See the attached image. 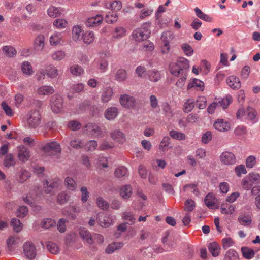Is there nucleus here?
I'll return each mask as SVG.
<instances>
[{"label": "nucleus", "mask_w": 260, "mask_h": 260, "mask_svg": "<svg viewBox=\"0 0 260 260\" xmlns=\"http://www.w3.org/2000/svg\"><path fill=\"white\" fill-rule=\"evenodd\" d=\"M42 150L48 155H55L61 151L60 144L56 141L47 143L43 147Z\"/></svg>", "instance_id": "20e7f679"}, {"label": "nucleus", "mask_w": 260, "mask_h": 260, "mask_svg": "<svg viewBox=\"0 0 260 260\" xmlns=\"http://www.w3.org/2000/svg\"><path fill=\"white\" fill-rule=\"evenodd\" d=\"M123 246V243L121 242L112 243L106 247L105 252L108 254L112 253L115 250L121 249Z\"/></svg>", "instance_id": "2f4dec72"}, {"label": "nucleus", "mask_w": 260, "mask_h": 260, "mask_svg": "<svg viewBox=\"0 0 260 260\" xmlns=\"http://www.w3.org/2000/svg\"><path fill=\"white\" fill-rule=\"evenodd\" d=\"M256 164V158L254 155H250L245 160V165L248 169L253 168Z\"/></svg>", "instance_id": "680f3d73"}, {"label": "nucleus", "mask_w": 260, "mask_h": 260, "mask_svg": "<svg viewBox=\"0 0 260 260\" xmlns=\"http://www.w3.org/2000/svg\"><path fill=\"white\" fill-rule=\"evenodd\" d=\"M194 107V102L192 99H188L184 103L183 110L186 113L190 112Z\"/></svg>", "instance_id": "338daca9"}, {"label": "nucleus", "mask_w": 260, "mask_h": 260, "mask_svg": "<svg viewBox=\"0 0 260 260\" xmlns=\"http://www.w3.org/2000/svg\"><path fill=\"white\" fill-rule=\"evenodd\" d=\"M18 157L19 159L23 162L27 161L30 157V152L24 146L20 145L17 147Z\"/></svg>", "instance_id": "f8f14e48"}, {"label": "nucleus", "mask_w": 260, "mask_h": 260, "mask_svg": "<svg viewBox=\"0 0 260 260\" xmlns=\"http://www.w3.org/2000/svg\"><path fill=\"white\" fill-rule=\"evenodd\" d=\"M169 71L174 76L179 77L180 75L185 74L182 69L178 63L177 60L176 62H171L169 64Z\"/></svg>", "instance_id": "2eb2a0df"}, {"label": "nucleus", "mask_w": 260, "mask_h": 260, "mask_svg": "<svg viewBox=\"0 0 260 260\" xmlns=\"http://www.w3.org/2000/svg\"><path fill=\"white\" fill-rule=\"evenodd\" d=\"M148 75L149 80L154 82L158 81L160 78V73L157 70L149 71Z\"/></svg>", "instance_id": "864d4df0"}, {"label": "nucleus", "mask_w": 260, "mask_h": 260, "mask_svg": "<svg viewBox=\"0 0 260 260\" xmlns=\"http://www.w3.org/2000/svg\"><path fill=\"white\" fill-rule=\"evenodd\" d=\"M93 64L97 66L100 72L104 73L108 69V62L104 58H98L94 60Z\"/></svg>", "instance_id": "5701e85b"}, {"label": "nucleus", "mask_w": 260, "mask_h": 260, "mask_svg": "<svg viewBox=\"0 0 260 260\" xmlns=\"http://www.w3.org/2000/svg\"><path fill=\"white\" fill-rule=\"evenodd\" d=\"M63 100L59 94L52 95L50 99V105L53 112L59 113L63 109Z\"/></svg>", "instance_id": "39448f33"}, {"label": "nucleus", "mask_w": 260, "mask_h": 260, "mask_svg": "<svg viewBox=\"0 0 260 260\" xmlns=\"http://www.w3.org/2000/svg\"><path fill=\"white\" fill-rule=\"evenodd\" d=\"M214 127L219 132H228L231 128L230 123L223 119H217L214 123Z\"/></svg>", "instance_id": "1a4fd4ad"}, {"label": "nucleus", "mask_w": 260, "mask_h": 260, "mask_svg": "<svg viewBox=\"0 0 260 260\" xmlns=\"http://www.w3.org/2000/svg\"><path fill=\"white\" fill-rule=\"evenodd\" d=\"M86 131L92 135L99 137L101 136V131L98 125L93 123H88L86 126Z\"/></svg>", "instance_id": "7c9ffc66"}, {"label": "nucleus", "mask_w": 260, "mask_h": 260, "mask_svg": "<svg viewBox=\"0 0 260 260\" xmlns=\"http://www.w3.org/2000/svg\"><path fill=\"white\" fill-rule=\"evenodd\" d=\"M46 247L48 251L53 254H56L59 251V248L57 245L53 242H48L46 244Z\"/></svg>", "instance_id": "052dcab7"}, {"label": "nucleus", "mask_w": 260, "mask_h": 260, "mask_svg": "<svg viewBox=\"0 0 260 260\" xmlns=\"http://www.w3.org/2000/svg\"><path fill=\"white\" fill-rule=\"evenodd\" d=\"M113 94V91L112 88L110 87L105 88L102 92L101 96V101L103 103H107L110 101Z\"/></svg>", "instance_id": "cd10ccee"}, {"label": "nucleus", "mask_w": 260, "mask_h": 260, "mask_svg": "<svg viewBox=\"0 0 260 260\" xmlns=\"http://www.w3.org/2000/svg\"><path fill=\"white\" fill-rule=\"evenodd\" d=\"M185 191H190L193 193L194 195L198 197L200 194V191L197 187V185L196 184H186L183 188Z\"/></svg>", "instance_id": "c03bdc74"}, {"label": "nucleus", "mask_w": 260, "mask_h": 260, "mask_svg": "<svg viewBox=\"0 0 260 260\" xmlns=\"http://www.w3.org/2000/svg\"><path fill=\"white\" fill-rule=\"evenodd\" d=\"M119 100L121 105L125 108H132L135 105L134 98L128 94H125L121 95Z\"/></svg>", "instance_id": "9d476101"}, {"label": "nucleus", "mask_w": 260, "mask_h": 260, "mask_svg": "<svg viewBox=\"0 0 260 260\" xmlns=\"http://www.w3.org/2000/svg\"><path fill=\"white\" fill-rule=\"evenodd\" d=\"M70 146L74 149H79L84 145V143L80 139H74L71 141Z\"/></svg>", "instance_id": "bf43d9fd"}, {"label": "nucleus", "mask_w": 260, "mask_h": 260, "mask_svg": "<svg viewBox=\"0 0 260 260\" xmlns=\"http://www.w3.org/2000/svg\"><path fill=\"white\" fill-rule=\"evenodd\" d=\"M95 39L94 34L92 31H86L82 33V36L81 37V40L83 42L89 45L92 43Z\"/></svg>", "instance_id": "c756f323"}, {"label": "nucleus", "mask_w": 260, "mask_h": 260, "mask_svg": "<svg viewBox=\"0 0 260 260\" xmlns=\"http://www.w3.org/2000/svg\"><path fill=\"white\" fill-rule=\"evenodd\" d=\"M118 113V109L115 107H111L106 109L105 117L108 120L114 119Z\"/></svg>", "instance_id": "a878e982"}, {"label": "nucleus", "mask_w": 260, "mask_h": 260, "mask_svg": "<svg viewBox=\"0 0 260 260\" xmlns=\"http://www.w3.org/2000/svg\"><path fill=\"white\" fill-rule=\"evenodd\" d=\"M169 135L173 139L178 140H184L186 138L184 133L175 130L170 131Z\"/></svg>", "instance_id": "5fc2aeb1"}, {"label": "nucleus", "mask_w": 260, "mask_h": 260, "mask_svg": "<svg viewBox=\"0 0 260 260\" xmlns=\"http://www.w3.org/2000/svg\"><path fill=\"white\" fill-rule=\"evenodd\" d=\"M45 69L46 74L48 78L54 79L56 78L58 76L59 74L58 70L55 66L52 64H50L47 66Z\"/></svg>", "instance_id": "393cba45"}, {"label": "nucleus", "mask_w": 260, "mask_h": 260, "mask_svg": "<svg viewBox=\"0 0 260 260\" xmlns=\"http://www.w3.org/2000/svg\"><path fill=\"white\" fill-rule=\"evenodd\" d=\"M192 88H196L198 90L203 91L204 88V83L199 79H193L189 81L187 85V90Z\"/></svg>", "instance_id": "6ab92c4d"}, {"label": "nucleus", "mask_w": 260, "mask_h": 260, "mask_svg": "<svg viewBox=\"0 0 260 260\" xmlns=\"http://www.w3.org/2000/svg\"><path fill=\"white\" fill-rule=\"evenodd\" d=\"M170 138L168 136H165L163 137L159 144V149L163 152L168 150L169 149L171 148L172 146L170 145Z\"/></svg>", "instance_id": "c9c22d12"}, {"label": "nucleus", "mask_w": 260, "mask_h": 260, "mask_svg": "<svg viewBox=\"0 0 260 260\" xmlns=\"http://www.w3.org/2000/svg\"><path fill=\"white\" fill-rule=\"evenodd\" d=\"M47 14L49 17L56 18L60 17L62 14V9L60 7L50 6L47 10Z\"/></svg>", "instance_id": "dca6fc26"}, {"label": "nucleus", "mask_w": 260, "mask_h": 260, "mask_svg": "<svg viewBox=\"0 0 260 260\" xmlns=\"http://www.w3.org/2000/svg\"><path fill=\"white\" fill-rule=\"evenodd\" d=\"M2 50L4 54L8 57H13L17 54L16 49L11 46H5Z\"/></svg>", "instance_id": "79ce46f5"}, {"label": "nucleus", "mask_w": 260, "mask_h": 260, "mask_svg": "<svg viewBox=\"0 0 260 260\" xmlns=\"http://www.w3.org/2000/svg\"><path fill=\"white\" fill-rule=\"evenodd\" d=\"M224 260H239L238 253L233 249H229L225 253Z\"/></svg>", "instance_id": "3c124183"}, {"label": "nucleus", "mask_w": 260, "mask_h": 260, "mask_svg": "<svg viewBox=\"0 0 260 260\" xmlns=\"http://www.w3.org/2000/svg\"><path fill=\"white\" fill-rule=\"evenodd\" d=\"M221 212L224 214H231L235 210V206L228 203H223L220 206Z\"/></svg>", "instance_id": "37998d69"}, {"label": "nucleus", "mask_w": 260, "mask_h": 260, "mask_svg": "<svg viewBox=\"0 0 260 260\" xmlns=\"http://www.w3.org/2000/svg\"><path fill=\"white\" fill-rule=\"evenodd\" d=\"M257 112L255 109L249 107L246 111V118L249 120L252 121L253 123L257 121L256 119Z\"/></svg>", "instance_id": "4c0bfd02"}, {"label": "nucleus", "mask_w": 260, "mask_h": 260, "mask_svg": "<svg viewBox=\"0 0 260 260\" xmlns=\"http://www.w3.org/2000/svg\"><path fill=\"white\" fill-rule=\"evenodd\" d=\"M11 225L13 226L14 230L18 233L20 232L22 229V224L20 221L16 218H13L11 221Z\"/></svg>", "instance_id": "e2e57ef3"}, {"label": "nucleus", "mask_w": 260, "mask_h": 260, "mask_svg": "<svg viewBox=\"0 0 260 260\" xmlns=\"http://www.w3.org/2000/svg\"><path fill=\"white\" fill-rule=\"evenodd\" d=\"M54 92V88L49 85L41 86L37 90V93L39 95H49L53 94Z\"/></svg>", "instance_id": "aec40b11"}, {"label": "nucleus", "mask_w": 260, "mask_h": 260, "mask_svg": "<svg viewBox=\"0 0 260 260\" xmlns=\"http://www.w3.org/2000/svg\"><path fill=\"white\" fill-rule=\"evenodd\" d=\"M226 81L229 87L233 89H238L241 85L239 79L234 75L227 78Z\"/></svg>", "instance_id": "f3484780"}, {"label": "nucleus", "mask_w": 260, "mask_h": 260, "mask_svg": "<svg viewBox=\"0 0 260 260\" xmlns=\"http://www.w3.org/2000/svg\"><path fill=\"white\" fill-rule=\"evenodd\" d=\"M112 38L114 39H120L126 35V30L121 26H118L115 28L112 32Z\"/></svg>", "instance_id": "bb28decb"}, {"label": "nucleus", "mask_w": 260, "mask_h": 260, "mask_svg": "<svg viewBox=\"0 0 260 260\" xmlns=\"http://www.w3.org/2000/svg\"><path fill=\"white\" fill-rule=\"evenodd\" d=\"M107 7L109 9L113 10V11L116 12L121 8L122 5L121 2L118 1H115L113 2L107 4Z\"/></svg>", "instance_id": "0e129e2a"}, {"label": "nucleus", "mask_w": 260, "mask_h": 260, "mask_svg": "<svg viewBox=\"0 0 260 260\" xmlns=\"http://www.w3.org/2000/svg\"><path fill=\"white\" fill-rule=\"evenodd\" d=\"M49 42L52 46H57L63 42L61 32L55 31L49 38Z\"/></svg>", "instance_id": "ddd939ff"}, {"label": "nucleus", "mask_w": 260, "mask_h": 260, "mask_svg": "<svg viewBox=\"0 0 260 260\" xmlns=\"http://www.w3.org/2000/svg\"><path fill=\"white\" fill-rule=\"evenodd\" d=\"M177 60L183 72L187 74V71L190 68L189 61L184 57H179Z\"/></svg>", "instance_id": "72a5a7b5"}, {"label": "nucleus", "mask_w": 260, "mask_h": 260, "mask_svg": "<svg viewBox=\"0 0 260 260\" xmlns=\"http://www.w3.org/2000/svg\"><path fill=\"white\" fill-rule=\"evenodd\" d=\"M118 19V15L116 12H109L105 17V21L108 23H113L116 22Z\"/></svg>", "instance_id": "de8ad7c7"}, {"label": "nucleus", "mask_w": 260, "mask_h": 260, "mask_svg": "<svg viewBox=\"0 0 260 260\" xmlns=\"http://www.w3.org/2000/svg\"><path fill=\"white\" fill-rule=\"evenodd\" d=\"M241 251L243 257L246 259H250L254 255V251L247 247H242Z\"/></svg>", "instance_id": "69168bd1"}, {"label": "nucleus", "mask_w": 260, "mask_h": 260, "mask_svg": "<svg viewBox=\"0 0 260 260\" xmlns=\"http://www.w3.org/2000/svg\"><path fill=\"white\" fill-rule=\"evenodd\" d=\"M239 223L243 226H248L250 225L252 222L251 217L245 214L240 215L238 218Z\"/></svg>", "instance_id": "f704fd0d"}, {"label": "nucleus", "mask_w": 260, "mask_h": 260, "mask_svg": "<svg viewBox=\"0 0 260 260\" xmlns=\"http://www.w3.org/2000/svg\"><path fill=\"white\" fill-rule=\"evenodd\" d=\"M204 202L206 205L212 209L215 203V197L212 193H208L205 198Z\"/></svg>", "instance_id": "a18cd8bd"}, {"label": "nucleus", "mask_w": 260, "mask_h": 260, "mask_svg": "<svg viewBox=\"0 0 260 260\" xmlns=\"http://www.w3.org/2000/svg\"><path fill=\"white\" fill-rule=\"evenodd\" d=\"M60 183V181L58 178H55L52 182L46 181L45 184H44V185H46L47 186V187L46 186H44L45 192L46 193H51L52 189L57 188Z\"/></svg>", "instance_id": "c85d7f7f"}, {"label": "nucleus", "mask_w": 260, "mask_h": 260, "mask_svg": "<svg viewBox=\"0 0 260 260\" xmlns=\"http://www.w3.org/2000/svg\"><path fill=\"white\" fill-rule=\"evenodd\" d=\"M260 182V174L256 172H251L244 177L241 180V186L245 190H249L254 183Z\"/></svg>", "instance_id": "f03ea898"}, {"label": "nucleus", "mask_w": 260, "mask_h": 260, "mask_svg": "<svg viewBox=\"0 0 260 260\" xmlns=\"http://www.w3.org/2000/svg\"><path fill=\"white\" fill-rule=\"evenodd\" d=\"M41 115L38 111H31L27 115V124L29 127L35 128L40 124Z\"/></svg>", "instance_id": "7ed1b4c3"}, {"label": "nucleus", "mask_w": 260, "mask_h": 260, "mask_svg": "<svg viewBox=\"0 0 260 260\" xmlns=\"http://www.w3.org/2000/svg\"><path fill=\"white\" fill-rule=\"evenodd\" d=\"M98 222L102 227H109L114 223V219L110 215L104 213H100L98 214Z\"/></svg>", "instance_id": "6e6552de"}, {"label": "nucleus", "mask_w": 260, "mask_h": 260, "mask_svg": "<svg viewBox=\"0 0 260 260\" xmlns=\"http://www.w3.org/2000/svg\"><path fill=\"white\" fill-rule=\"evenodd\" d=\"M71 74L75 76H80L84 73L83 69L79 65H72L70 68Z\"/></svg>", "instance_id": "ea45409f"}, {"label": "nucleus", "mask_w": 260, "mask_h": 260, "mask_svg": "<svg viewBox=\"0 0 260 260\" xmlns=\"http://www.w3.org/2000/svg\"><path fill=\"white\" fill-rule=\"evenodd\" d=\"M103 21V17L101 15H96L89 17L85 22L86 26L94 27L101 25Z\"/></svg>", "instance_id": "9b49d317"}, {"label": "nucleus", "mask_w": 260, "mask_h": 260, "mask_svg": "<svg viewBox=\"0 0 260 260\" xmlns=\"http://www.w3.org/2000/svg\"><path fill=\"white\" fill-rule=\"evenodd\" d=\"M232 101V97L231 96H229L226 97L224 99H222L220 101H219L218 103V107L222 108L223 109L227 108L229 104L231 103Z\"/></svg>", "instance_id": "774afa93"}, {"label": "nucleus", "mask_w": 260, "mask_h": 260, "mask_svg": "<svg viewBox=\"0 0 260 260\" xmlns=\"http://www.w3.org/2000/svg\"><path fill=\"white\" fill-rule=\"evenodd\" d=\"M221 162L226 166H232L236 163V158L233 153L230 151L223 152L219 156Z\"/></svg>", "instance_id": "0eeeda50"}, {"label": "nucleus", "mask_w": 260, "mask_h": 260, "mask_svg": "<svg viewBox=\"0 0 260 260\" xmlns=\"http://www.w3.org/2000/svg\"><path fill=\"white\" fill-rule=\"evenodd\" d=\"M180 47L184 52L185 55L190 56L193 54V49L188 44L186 43H183L181 44Z\"/></svg>", "instance_id": "4d7b16f0"}, {"label": "nucleus", "mask_w": 260, "mask_h": 260, "mask_svg": "<svg viewBox=\"0 0 260 260\" xmlns=\"http://www.w3.org/2000/svg\"><path fill=\"white\" fill-rule=\"evenodd\" d=\"M132 187L130 185H125L121 187L119 190L120 197L125 200L129 199L132 194Z\"/></svg>", "instance_id": "a211bd4d"}, {"label": "nucleus", "mask_w": 260, "mask_h": 260, "mask_svg": "<svg viewBox=\"0 0 260 260\" xmlns=\"http://www.w3.org/2000/svg\"><path fill=\"white\" fill-rule=\"evenodd\" d=\"M82 28L80 25H75L72 28V39L75 42H78L81 40L82 33H83Z\"/></svg>", "instance_id": "b1692460"}, {"label": "nucleus", "mask_w": 260, "mask_h": 260, "mask_svg": "<svg viewBox=\"0 0 260 260\" xmlns=\"http://www.w3.org/2000/svg\"><path fill=\"white\" fill-rule=\"evenodd\" d=\"M64 184L68 189L72 191L75 190L77 187L75 181L70 177H67L65 179Z\"/></svg>", "instance_id": "8fccbe9b"}, {"label": "nucleus", "mask_w": 260, "mask_h": 260, "mask_svg": "<svg viewBox=\"0 0 260 260\" xmlns=\"http://www.w3.org/2000/svg\"><path fill=\"white\" fill-rule=\"evenodd\" d=\"M127 174L126 168L123 166L119 167L116 169L114 172V175L116 177L120 178L126 176Z\"/></svg>", "instance_id": "6e6d98bb"}, {"label": "nucleus", "mask_w": 260, "mask_h": 260, "mask_svg": "<svg viewBox=\"0 0 260 260\" xmlns=\"http://www.w3.org/2000/svg\"><path fill=\"white\" fill-rule=\"evenodd\" d=\"M111 138L116 142L123 144L126 141L125 135L119 129H115L110 134Z\"/></svg>", "instance_id": "4468645a"}, {"label": "nucleus", "mask_w": 260, "mask_h": 260, "mask_svg": "<svg viewBox=\"0 0 260 260\" xmlns=\"http://www.w3.org/2000/svg\"><path fill=\"white\" fill-rule=\"evenodd\" d=\"M23 253L29 259H34L37 254L36 247L34 244L30 241L26 242L23 246Z\"/></svg>", "instance_id": "423d86ee"}, {"label": "nucleus", "mask_w": 260, "mask_h": 260, "mask_svg": "<svg viewBox=\"0 0 260 260\" xmlns=\"http://www.w3.org/2000/svg\"><path fill=\"white\" fill-rule=\"evenodd\" d=\"M68 22L64 19H56L53 22V27L58 29H64L68 26Z\"/></svg>", "instance_id": "e433bc0d"}, {"label": "nucleus", "mask_w": 260, "mask_h": 260, "mask_svg": "<svg viewBox=\"0 0 260 260\" xmlns=\"http://www.w3.org/2000/svg\"><path fill=\"white\" fill-rule=\"evenodd\" d=\"M45 46V37L43 35H39L34 40V48L36 50L42 51Z\"/></svg>", "instance_id": "412c9836"}, {"label": "nucleus", "mask_w": 260, "mask_h": 260, "mask_svg": "<svg viewBox=\"0 0 260 260\" xmlns=\"http://www.w3.org/2000/svg\"><path fill=\"white\" fill-rule=\"evenodd\" d=\"M194 12L197 16L200 19L207 21L210 22L212 21V19L209 15L204 13L199 8L196 7L194 9Z\"/></svg>", "instance_id": "09e8293b"}, {"label": "nucleus", "mask_w": 260, "mask_h": 260, "mask_svg": "<svg viewBox=\"0 0 260 260\" xmlns=\"http://www.w3.org/2000/svg\"><path fill=\"white\" fill-rule=\"evenodd\" d=\"M21 70L24 74L28 76L31 75L34 72L31 64L28 61H24L22 63Z\"/></svg>", "instance_id": "49530a36"}, {"label": "nucleus", "mask_w": 260, "mask_h": 260, "mask_svg": "<svg viewBox=\"0 0 260 260\" xmlns=\"http://www.w3.org/2000/svg\"><path fill=\"white\" fill-rule=\"evenodd\" d=\"M208 249L212 255L216 257L219 255L220 248L217 243L212 242L209 244Z\"/></svg>", "instance_id": "58836bf2"}, {"label": "nucleus", "mask_w": 260, "mask_h": 260, "mask_svg": "<svg viewBox=\"0 0 260 260\" xmlns=\"http://www.w3.org/2000/svg\"><path fill=\"white\" fill-rule=\"evenodd\" d=\"M79 234L82 238L88 244L91 245L94 243L92 235H91L90 232L86 229L84 228L80 229Z\"/></svg>", "instance_id": "4be33fe9"}, {"label": "nucleus", "mask_w": 260, "mask_h": 260, "mask_svg": "<svg viewBox=\"0 0 260 260\" xmlns=\"http://www.w3.org/2000/svg\"><path fill=\"white\" fill-rule=\"evenodd\" d=\"M122 218L126 222L125 223L129 225L134 224L136 220L134 215L130 212L126 211L122 213Z\"/></svg>", "instance_id": "473e14b6"}, {"label": "nucleus", "mask_w": 260, "mask_h": 260, "mask_svg": "<svg viewBox=\"0 0 260 260\" xmlns=\"http://www.w3.org/2000/svg\"><path fill=\"white\" fill-rule=\"evenodd\" d=\"M115 79L118 82H123L127 79V72L123 69L117 70L115 75Z\"/></svg>", "instance_id": "a19ab883"}, {"label": "nucleus", "mask_w": 260, "mask_h": 260, "mask_svg": "<svg viewBox=\"0 0 260 260\" xmlns=\"http://www.w3.org/2000/svg\"><path fill=\"white\" fill-rule=\"evenodd\" d=\"M150 23H145L140 27L134 30L132 34V39L137 42L147 39L150 36Z\"/></svg>", "instance_id": "f257e3e1"}, {"label": "nucleus", "mask_w": 260, "mask_h": 260, "mask_svg": "<svg viewBox=\"0 0 260 260\" xmlns=\"http://www.w3.org/2000/svg\"><path fill=\"white\" fill-rule=\"evenodd\" d=\"M66 56V53L61 50H58L53 52L51 54V58L53 60L60 61L62 60Z\"/></svg>", "instance_id": "13d9d810"}, {"label": "nucleus", "mask_w": 260, "mask_h": 260, "mask_svg": "<svg viewBox=\"0 0 260 260\" xmlns=\"http://www.w3.org/2000/svg\"><path fill=\"white\" fill-rule=\"evenodd\" d=\"M55 225V221L51 218H45L41 222V227L46 229L54 226Z\"/></svg>", "instance_id": "603ef678"}]
</instances>
